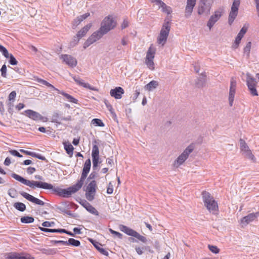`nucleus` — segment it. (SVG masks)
I'll return each mask as SVG.
<instances>
[{
	"instance_id": "nucleus-1",
	"label": "nucleus",
	"mask_w": 259,
	"mask_h": 259,
	"mask_svg": "<svg viewBox=\"0 0 259 259\" xmlns=\"http://www.w3.org/2000/svg\"><path fill=\"white\" fill-rule=\"evenodd\" d=\"M11 177L17 181L32 189L37 187L44 189L51 190V189L53 188V185L51 184L41 181H29L15 173L12 174Z\"/></svg>"
},
{
	"instance_id": "nucleus-2",
	"label": "nucleus",
	"mask_w": 259,
	"mask_h": 259,
	"mask_svg": "<svg viewBox=\"0 0 259 259\" xmlns=\"http://www.w3.org/2000/svg\"><path fill=\"white\" fill-rule=\"evenodd\" d=\"M202 195L204 206L207 210L213 214H217L218 211V205L213 197L209 193L206 191L202 192Z\"/></svg>"
},
{
	"instance_id": "nucleus-3",
	"label": "nucleus",
	"mask_w": 259,
	"mask_h": 259,
	"mask_svg": "<svg viewBox=\"0 0 259 259\" xmlns=\"http://www.w3.org/2000/svg\"><path fill=\"white\" fill-rule=\"evenodd\" d=\"M82 186L81 184L77 182L76 184L67 189H61L58 187H54L53 186V188L51 189V190L53 192L57 193L60 196L68 197L79 190Z\"/></svg>"
},
{
	"instance_id": "nucleus-4",
	"label": "nucleus",
	"mask_w": 259,
	"mask_h": 259,
	"mask_svg": "<svg viewBox=\"0 0 259 259\" xmlns=\"http://www.w3.org/2000/svg\"><path fill=\"white\" fill-rule=\"evenodd\" d=\"M213 0H200L197 7V13L199 15L208 16L210 13Z\"/></svg>"
},
{
	"instance_id": "nucleus-5",
	"label": "nucleus",
	"mask_w": 259,
	"mask_h": 259,
	"mask_svg": "<svg viewBox=\"0 0 259 259\" xmlns=\"http://www.w3.org/2000/svg\"><path fill=\"white\" fill-rule=\"evenodd\" d=\"M116 25V22L114 18L112 16H108L105 17L101 23L100 29L101 31L103 32V33L106 34L109 31L113 29Z\"/></svg>"
},
{
	"instance_id": "nucleus-6",
	"label": "nucleus",
	"mask_w": 259,
	"mask_h": 259,
	"mask_svg": "<svg viewBox=\"0 0 259 259\" xmlns=\"http://www.w3.org/2000/svg\"><path fill=\"white\" fill-rule=\"evenodd\" d=\"M194 149V146L193 144L189 145L175 161L174 166L176 167H178L180 165L182 164L188 158L189 154L192 152Z\"/></svg>"
},
{
	"instance_id": "nucleus-7",
	"label": "nucleus",
	"mask_w": 259,
	"mask_h": 259,
	"mask_svg": "<svg viewBox=\"0 0 259 259\" xmlns=\"http://www.w3.org/2000/svg\"><path fill=\"white\" fill-rule=\"evenodd\" d=\"M170 29V26L169 23L168 22H164L157 39V42L159 44L163 46L165 44L169 33Z\"/></svg>"
},
{
	"instance_id": "nucleus-8",
	"label": "nucleus",
	"mask_w": 259,
	"mask_h": 259,
	"mask_svg": "<svg viewBox=\"0 0 259 259\" xmlns=\"http://www.w3.org/2000/svg\"><path fill=\"white\" fill-rule=\"evenodd\" d=\"M257 82L255 78L251 76L249 73H246V85L250 94L253 96H258V93L256 89Z\"/></svg>"
},
{
	"instance_id": "nucleus-9",
	"label": "nucleus",
	"mask_w": 259,
	"mask_h": 259,
	"mask_svg": "<svg viewBox=\"0 0 259 259\" xmlns=\"http://www.w3.org/2000/svg\"><path fill=\"white\" fill-rule=\"evenodd\" d=\"M155 49L153 47V45H151L146 53L145 64L150 70H153L154 69L153 59L155 56Z\"/></svg>"
},
{
	"instance_id": "nucleus-10",
	"label": "nucleus",
	"mask_w": 259,
	"mask_h": 259,
	"mask_svg": "<svg viewBox=\"0 0 259 259\" xmlns=\"http://www.w3.org/2000/svg\"><path fill=\"white\" fill-rule=\"evenodd\" d=\"M104 34H105L103 33V32L101 31L100 29L95 31L88 38L86 41L84 43L83 48L86 49L91 45L96 42L97 40L101 38Z\"/></svg>"
},
{
	"instance_id": "nucleus-11",
	"label": "nucleus",
	"mask_w": 259,
	"mask_h": 259,
	"mask_svg": "<svg viewBox=\"0 0 259 259\" xmlns=\"http://www.w3.org/2000/svg\"><path fill=\"white\" fill-rule=\"evenodd\" d=\"M25 115L29 118L38 121L40 120L42 122H47L48 118L46 117L42 116L39 113L34 111L33 110L28 109L24 111Z\"/></svg>"
},
{
	"instance_id": "nucleus-12",
	"label": "nucleus",
	"mask_w": 259,
	"mask_h": 259,
	"mask_svg": "<svg viewBox=\"0 0 259 259\" xmlns=\"http://www.w3.org/2000/svg\"><path fill=\"white\" fill-rule=\"evenodd\" d=\"M240 4V0H234L231 7V12L229 14V23L230 24H231L237 15Z\"/></svg>"
},
{
	"instance_id": "nucleus-13",
	"label": "nucleus",
	"mask_w": 259,
	"mask_h": 259,
	"mask_svg": "<svg viewBox=\"0 0 259 259\" xmlns=\"http://www.w3.org/2000/svg\"><path fill=\"white\" fill-rule=\"evenodd\" d=\"M91 166V162L90 159H87L84 164L82 172L81 175L80 180L78 181V182L82 186L84 181V180L87 178L88 174H89Z\"/></svg>"
},
{
	"instance_id": "nucleus-14",
	"label": "nucleus",
	"mask_w": 259,
	"mask_h": 259,
	"mask_svg": "<svg viewBox=\"0 0 259 259\" xmlns=\"http://www.w3.org/2000/svg\"><path fill=\"white\" fill-rule=\"evenodd\" d=\"M222 13L223 11L220 9L215 11L214 14L210 16L207 23V26L209 30H211L214 24L220 19L222 15Z\"/></svg>"
},
{
	"instance_id": "nucleus-15",
	"label": "nucleus",
	"mask_w": 259,
	"mask_h": 259,
	"mask_svg": "<svg viewBox=\"0 0 259 259\" xmlns=\"http://www.w3.org/2000/svg\"><path fill=\"white\" fill-rule=\"evenodd\" d=\"M236 81L233 77L231 78L229 90V101L230 106L233 105L235 94L236 93Z\"/></svg>"
},
{
	"instance_id": "nucleus-16",
	"label": "nucleus",
	"mask_w": 259,
	"mask_h": 259,
	"mask_svg": "<svg viewBox=\"0 0 259 259\" xmlns=\"http://www.w3.org/2000/svg\"><path fill=\"white\" fill-rule=\"evenodd\" d=\"M60 58L63 60V62L71 67H74L77 65L76 59L67 54H63L60 56Z\"/></svg>"
},
{
	"instance_id": "nucleus-17",
	"label": "nucleus",
	"mask_w": 259,
	"mask_h": 259,
	"mask_svg": "<svg viewBox=\"0 0 259 259\" xmlns=\"http://www.w3.org/2000/svg\"><path fill=\"white\" fill-rule=\"evenodd\" d=\"M6 258L7 259H32L31 256L28 254L19 253L17 252H9L6 254Z\"/></svg>"
},
{
	"instance_id": "nucleus-18",
	"label": "nucleus",
	"mask_w": 259,
	"mask_h": 259,
	"mask_svg": "<svg viewBox=\"0 0 259 259\" xmlns=\"http://www.w3.org/2000/svg\"><path fill=\"white\" fill-rule=\"evenodd\" d=\"M20 194L24 198L26 199L27 200H29V201L34 203L35 204L43 206L45 204V202L42 201V200L35 198V197L33 196L32 195H30L29 194L23 192V191H20L19 192Z\"/></svg>"
},
{
	"instance_id": "nucleus-19",
	"label": "nucleus",
	"mask_w": 259,
	"mask_h": 259,
	"mask_svg": "<svg viewBox=\"0 0 259 259\" xmlns=\"http://www.w3.org/2000/svg\"><path fill=\"white\" fill-rule=\"evenodd\" d=\"M92 156L93 159V169H94L97 167L99 163V151L98 146L97 145H94L93 147L92 151Z\"/></svg>"
},
{
	"instance_id": "nucleus-20",
	"label": "nucleus",
	"mask_w": 259,
	"mask_h": 259,
	"mask_svg": "<svg viewBox=\"0 0 259 259\" xmlns=\"http://www.w3.org/2000/svg\"><path fill=\"white\" fill-rule=\"evenodd\" d=\"M259 216V212L256 213H251L243 217L241 220V224L242 225L246 226L250 222L254 221L256 218Z\"/></svg>"
},
{
	"instance_id": "nucleus-21",
	"label": "nucleus",
	"mask_w": 259,
	"mask_h": 259,
	"mask_svg": "<svg viewBox=\"0 0 259 259\" xmlns=\"http://www.w3.org/2000/svg\"><path fill=\"white\" fill-rule=\"evenodd\" d=\"M196 0H187V5L185 8V15L187 18L189 17L196 5Z\"/></svg>"
},
{
	"instance_id": "nucleus-22",
	"label": "nucleus",
	"mask_w": 259,
	"mask_h": 259,
	"mask_svg": "<svg viewBox=\"0 0 259 259\" xmlns=\"http://www.w3.org/2000/svg\"><path fill=\"white\" fill-rule=\"evenodd\" d=\"M124 93V90L120 87H117L114 89H111L110 91L111 96L116 99H120Z\"/></svg>"
},
{
	"instance_id": "nucleus-23",
	"label": "nucleus",
	"mask_w": 259,
	"mask_h": 259,
	"mask_svg": "<svg viewBox=\"0 0 259 259\" xmlns=\"http://www.w3.org/2000/svg\"><path fill=\"white\" fill-rule=\"evenodd\" d=\"M74 80L75 81V82L79 85L80 86H82L84 88L89 89L92 91H97L98 89L95 87H92L89 83H85L83 81L82 79L80 78L79 77H76V76H73L72 77Z\"/></svg>"
},
{
	"instance_id": "nucleus-24",
	"label": "nucleus",
	"mask_w": 259,
	"mask_h": 259,
	"mask_svg": "<svg viewBox=\"0 0 259 259\" xmlns=\"http://www.w3.org/2000/svg\"><path fill=\"white\" fill-rule=\"evenodd\" d=\"M80 204L91 213L95 215H99V212L97 210L86 200H84Z\"/></svg>"
},
{
	"instance_id": "nucleus-25",
	"label": "nucleus",
	"mask_w": 259,
	"mask_h": 259,
	"mask_svg": "<svg viewBox=\"0 0 259 259\" xmlns=\"http://www.w3.org/2000/svg\"><path fill=\"white\" fill-rule=\"evenodd\" d=\"M92 26V24L91 23H89V24L85 26L84 27H83L81 30H80L76 34V40L75 39V41H76V43L78 42L79 39L83 37L88 32V31L89 30L90 28Z\"/></svg>"
},
{
	"instance_id": "nucleus-26",
	"label": "nucleus",
	"mask_w": 259,
	"mask_h": 259,
	"mask_svg": "<svg viewBox=\"0 0 259 259\" xmlns=\"http://www.w3.org/2000/svg\"><path fill=\"white\" fill-rule=\"evenodd\" d=\"M246 31H247V29L244 27L240 30V31L238 33L237 37H236L235 43H234V45H233V47L234 48L236 49L238 47L239 44L240 42V41H241L242 38L243 37V36H244L245 33H246Z\"/></svg>"
},
{
	"instance_id": "nucleus-27",
	"label": "nucleus",
	"mask_w": 259,
	"mask_h": 259,
	"mask_svg": "<svg viewBox=\"0 0 259 259\" xmlns=\"http://www.w3.org/2000/svg\"><path fill=\"white\" fill-rule=\"evenodd\" d=\"M119 229L122 232H124L127 235L134 237L137 233L136 231L123 225L119 226Z\"/></svg>"
},
{
	"instance_id": "nucleus-28",
	"label": "nucleus",
	"mask_w": 259,
	"mask_h": 259,
	"mask_svg": "<svg viewBox=\"0 0 259 259\" xmlns=\"http://www.w3.org/2000/svg\"><path fill=\"white\" fill-rule=\"evenodd\" d=\"M90 241L94 245V246L99 251L100 253H101L102 254L104 255L108 256V252L106 249L101 247L102 245L100 243L96 241H94L92 239H90Z\"/></svg>"
},
{
	"instance_id": "nucleus-29",
	"label": "nucleus",
	"mask_w": 259,
	"mask_h": 259,
	"mask_svg": "<svg viewBox=\"0 0 259 259\" xmlns=\"http://www.w3.org/2000/svg\"><path fill=\"white\" fill-rule=\"evenodd\" d=\"M63 145L66 153L69 155L70 157H72L74 150L73 146L68 142H64Z\"/></svg>"
},
{
	"instance_id": "nucleus-30",
	"label": "nucleus",
	"mask_w": 259,
	"mask_h": 259,
	"mask_svg": "<svg viewBox=\"0 0 259 259\" xmlns=\"http://www.w3.org/2000/svg\"><path fill=\"white\" fill-rule=\"evenodd\" d=\"M58 91V93L62 95L69 102L73 103L75 104H77L78 102V100L73 97L72 96L69 95L68 94H67L65 93L63 91H60L59 90H57Z\"/></svg>"
},
{
	"instance_id": "nucleus-31",
	"label": "nucleus",
	"mask_w": 259,
	"mask_h": 259,
	"mask_svg": "<svg viewBox=\"0 0 259 259\" xmlns=\"http://www.w3.org/2000/svg\"><path fill=\"white\" fill-rule=\"evenodd\" d=\"M158 86V82L156 80H152L145 86V89L148 91H151Z\"/></svg>"
},
{
	"instance_id": "nucleus-32",
	"label": "nucleus",
	"mask_w": 259,
	"mask_h": 259,
	"mask_svg": "<svg viewBox=\"0 0 259 259\" xmlns=\"http://www.w3.org/2000/svg\"><path fill=\"white\" fill-rule=\"evenodd\" d=\"M96 181L93 180L87 186L85 191L89 192H96Z\"/></svg>"
},
{
	"instance_id": "nucleus-33",
	"label": "nucleus",
	"mask_w": 259,
	"mask_h": 259,
	"mask_svg": "<svg viewBox=\"0 0 259 259\" xmlns=\"http://www.w3.org/2000/svg\"><path fill=\"white\" fill-rule=\"evenodd\" d=\"M39 229L45 232H51V233H63L65 232L64 229H48L43 227H39Z\"/></svg>"
},
{
	"instance_id": "nucleus-34",
	"label": "nucleus",
	"mask_w": 259,
	"mask_h": 259,
	"mask_svg": "<svg viewBox=\"0 0 259 259\" xmlns=\"http://www.w3.org/2000/svg\"><path fill=\"white\" fill-rule=\"evenodd\" d=\"M36 81L40 83H41V84L45 85L49 88H51L53 90H56V91L58 90L57 89L55 88L53 85H52L51 84H50L49 82H48V81H47L45 80H44L41 78H37L36 79Z\"/></svg>"
},
{
	"instance_id": "nucleus-35",
	"label": "nucleus",
	"mask_w": 259,
	"mask_h": 259,
	"mask_svg": "<svg viewBox=\"0 0 259 259\" xmlns=\"http://www.w3.org/2000/svg\"><path fill=\"white\" fill-rule=\"evenodd\" d=\"M13 206L16 209L20 211H24L26 209V205L22 202H16Z\"/></svg>"
},
{
	"instance_id": "nucleus-36",
	"label": "nucleus",
	"mask_w": 259,
	"mask_h": 259,
	"mask_svg": "<svg viewBox=\"0 0 259 259\" xmlns=\"http://www.w3.org/2000/svg\"><path fill=\"white\" fill-rule=\"evenodd\" d=\"M239 142L240 144V150L243 153L250 149L244 140L241 139H240Z\"/></svg>"
},
{
	"instance_id": "nucleus-37",
	"label": "nucleus",
	"mask_w": 259,
	"mask_h": 259,
	"mask_svg": "<svg viewBox=\"0 0 259 259\" xmlns=\"http://www.w3.org/2000/svg\"><path fill=\"white\" fill-rule=\"evenodd\" d=\"M34 218L32 217L25 216L21 218V222L22 223L29 224L34 222Z\"/></svg>"
},
{
	"instance_id": "nucleus-38",
	"label": "nucleus",
	"mask_w": 259,
	"mask_h": 259,
	"mask_svg": "<svg viewBox=\"0 0 259 259\" xmlns=\"http://www.w3.org/2000/svg\"><path fill=\"white\" fill-rule=\"evenodd\" d=\"M67 245H71L73 246H79L80 242L79 240H75L73 238H70L67 241Z\"/></svg>"
},
{
	"instance_id": "nucleus-39",
	"label": "nucleus",
	"mask_w": 259,
	"mask_h": 259,
	"mask_svg": "<svg viewBox=\"0 0 259 259\" xmlns=\"http://www.w3.org/2000/svg\"><path fill=\"white\" fill-rule=\"evenodd\" d=\"M92 123L95 126L103 127L105 126L103 122L100 119L95 118L92 121Z\"/></svg>"
},
{
	"instance_id": "nucleus-40",
	"label": "nucleus",
	"mask_w": 259,
	"mask_h": 259,
	"mask_svg": "<svg viewBox=\"0 0 259 259\" xmlns=\"http://www.w3.org/2000/svg\"><path fill=\"white\" fill-rule=\"evenodd\" d=\"M161 11L163 13H166L167 15H169L171 13L172 9L171 8L167 6L165 4H164V6L161 8Z\"/></svg>"
},
{
	"instance_id": "nucleus-41",
	"label": "nucleus",
	"mask_w": 259,
	"mask_h": 259,
	"mask_svg": "<svg viewBox=\"0 0 259 259\" xmlns=\"http://www.w3.org/2000/svg\"><path fill=\"white\" fill-rule=\"evenodd\" d=\"M0 52H2L3 55L6 58H8L10 54L9 53L8 50L6 48L0 45Z\"/></svg>"
},
{
	"instance_id": "nucleus-42",
	"label": "nucleus",
	"mask_w": 259,
	"mask_h": 259,
	"mask_svg": "<svg viewBox=\"0 0 259 259\" xmlns=\"http://www.w3.org/2000/svg\"><path fill=\"white\" fill-rule=\"evenodd\" d=\"M9 195L12 198H16L17 196V191L14 188H11L8 190Z\"/></svg>"
},
{
	"instance_id": "nucleus-43",
	"label": "nucleus",
	"mask_w": 259,
	"mask_h": 259,
	"mask_svg": "<svg viewBox=\"0 0 259 259\" xmlns=\"http://www.w3.org/2000/svg\"><path fill=\"white\" fill-rule=\"evenodd\" d=\"M251 42H250V41L248 42L246 44V46L244 48V53L246 54V55L247 56H249V53L250 51V49H251Z\"/></svg>"
},
{
	"instance_id": "nucleus-44",
	"label": "nucleus",
	"mask_w": 259,
	"mask_h": 259,
	"mask_svg": "<svg viewBox=\"0 0 259 259\" xmlns=\"http://www.w3.org/2000/svg\"><path fill=\"white\" fill-rule=\"evenodd\" d=\"M243 154H244V155L247 157L248 158L252 160H254L255 158H254V155L252 154L250 149H249L248 150H247V151L243 153Z\"/></svg>"
},
{
	"instance_id": "nucleus-45",
	"label": "nucleus",
	"mask_w": 259,
	"mask_h": 259,
	"mask_svg": "<svg viewBox=\"0 0 259 259\" xmlns=\"http://www.w3.org/2000/svg\"><path fill=\"white\" fill-rule=\"evenodd\" d=\"M95 192H89L86 191L85 197L89 201H92L94 199Z\"/></svg>"
},
{
	"instance_id": "nucleus-46",
	"label": "nucleus",
	"mask_w": 259,
	"mask_h": 259,
	"mask_svg": "<svg viewBox=\"0 0 259 259\" xmlns=\"http://www.w3.org/2000/svg\"><path fill=\"white\" fill-rule=\"evenodd\" d=\"M9 58H10L9 62L11 65H16L18 64V61L12 54H10Z\"/></svg>"
},
{
	"instance_id": "nucleus-47",
	"label": "nucleus",
	"mask_w": 259,
	"mask_h": 259,
	"mask_svg": "<svg viewBox=\"0 0 259 259\" xmlns=\"http://www.w3.org/2000/svg\"><path fill=\"white\" fill-rule=\"evenodd\" d=\"M135 238H137L138 240L141 241L143 243H146L147 241L146 238L141 235H140L139 233L137 232L135 236Z\"/></svg>"
},
{
	"instance_id": "nucleus-48",
	"label": "nucleus",
	"mask_w": 259,
	"mask_h": 259,
	"mask_svg": "<svg viewBox=\"0 0 259 259\" xmlns=\"http://www.w3.org/2000/svg\"><path fill=\"white\" fill-rule=\"evenodd\" d=\"M151 3H154L155 5H156L159 9L161 8L165 4L161 0H151Z\"/></svg>"
},
{
	"instance_id": "nucleus-49",
	"label": "nucleus",
	"mask_w": 259,
	"mask_h": 259,
	"mask_svg": "<svg viewBox=\"0 0 259 259\" xmlns=\"http://www.w3.org/2000/svg\"><path fill=\"white\" fill-rule=\"evenodd\" d=\"M82 21V20H81V19H79V18L77 17L72 22L73 28H75L76 27H77V26H78Z\"/></svg>"
},
{
	"instance_id": "nucleus-50",
	"label": "nucleus",
	"mask_w": 259,
	"mask_h": 259,
	"mask_svg": "<svg viewBox=\"0 0 259 259\" xmlns=\"http://www.w3.org/2000/svg\"><path fill=\"white\" fill-rule=\"evenodd\" d=\"M208 248L209 250L213 253H218L219 252V249L216 246L209 245Z\"/></svg>"
},
{
	"instance_id": "nucleus-51",
	"label": "nucleus",
	"mask_w": 259,
	"mask_h": 259,
	"mask_svg": "<svg viewBox=\"0 0 259 259\" xmlns=\"http://www.w3.org/2000/svg\"><path fill=\"white\" fill-rule=\"evenodd\" d=\"M1 74H2V76L4 77H6L7 76V66L5 64H4L1 69Z\"/></svg>"
},
{
	"instance_id": "nucleus-52",
	"label": "nucleus",
	"mask_w": 259,
	"mask_h": 259,
	"mask_svg": "<svg viewBox=\"0 0 259 259\" xmlns=\"http://www.w3.org/2000/svg\"><path fill=\"white\" fill-rule=\"evenodd\" d=\"M109 230L111 234H112L113 235H114L115 236H117L118 238H119L120 239L122 238V235L121 233H120L119 232L115 231L112 230V229H109Z\"/></svg>"
},
{
	"instance_id": "nucleus-53",
	"label": "nucleus",
	"mask_w": 259,
	"mask_h": 259,
	"mask_svg": "<svg viewBox=\"0 0 259 259\" xmlns=\"http://www.w3.org/2000/svg\"><path fill=\"white\" fill-rule=\"evenodd\" d=\"M129 26V21L127 19H124L121 25V29H124Z\"/></svg>"
},
{
	"instance_id": "nucleus-54",
	"label": "nucleus",
	"mask_w": 259,
	"mask_h": 259,
	"mask_svg": "<svg viewBox=\"0 0 259 259\" xmlns=\"http://www.w3.org/2000/svg\"><path fill=\"white\" fill-rule=\"evenodd\" d=\"M55 225V223L53 222L46 221L42 223V225L45 227H53Z\"/></svg>"
},
{
	"instance_id": "nucleus-55",
	"label": "nucleus",
	"mask_w": 259,
	"mask_h": 259,
	"mask_svg": "<svg viewBox=\"0 0 259 259\" xmlns=\"http://www.w3.org/2000/svg\"><path fill=\"white\" fill-rule=\"evenodd\" d=\"M113 192V186L111 182H110L108 184V186L107 189V193L109 194H111Z\"/></svg>"
},
{
	"instance_id": "nucleus-56",
	"label": "nucleus",
	"mask_w": 259,
	"mask_h": 259,
	"mask_svg": "<svg viewBox=\"0 0 259 259\" xmlns=\"http://www.w3.org/2000/svg\"><path fill=\"white\" fill-rule=\"evenodd\" d=\"M16 96V93L15 91H12L9 95V100L10 101L15 100Z\"/></svg>"
},
{
	"instance_id": "nucleus-57",
	"label": "nucleus",
	"mask_w": 259,
	"mask_h": 259,
	"mask_svg": "<svg viewBox=\"0 0 259 259\" xmlns=\"http://www.w3.org/2000/svg\"><path fill=\"white\" fill-rule=\"evenodd\" d=\"M10 153L14 156H17L18 157H22V155L20 154L17 150H11L10 151Z\"/></svg>"
},
{
	"instance_id": "nucleus-58",
	"label": "nucleus",
	"mask_w": 259,
	"mask_h": 259,
	"mask_svg": "<svg viewBox=\"0 0 259 259\" xmlns=\"http://www.w3.org/2000/svg\"><path fill=\"white\" fill-rule=\"evenodd\" d=\"M53 242L55 244H61L63 245H67V241H63V240H54Z\"/></svg>"
},
{
	"instance_id": "nucleus-59",
	"label": "nucleus",
	"mask_w": 259,
	"mask_h": 259,
	"mask_svg": "<svg viewBox=\"0 0 259 259\" xmlns=\"http://www.w3.org/2000/svg\"><path fill=\"white\" fill-rule=\"evenodd\" d=\"M44 252L48 254H53L56 253V251L53 249H50L48 250L44 249Z\"/></svg>"
},
{
	"instance_id": "nucleus-60",
	"label": "nucleus",
	"mask_w": 259,
	"mask_h": 259,
	"mask_svg": "<svg viewBox=\"0 0 259 259\" xmlns=\"http://www.w3.org/2000/svg\"><path fill=\"white\" fill-rule=\"evenodd\" d=\"M34 157H36L40 160H46V158L45 156H43L40 154H36L35 153H34V155L33 156Z\"/></svg>"
},
{
	"instance_id": "nucleus-61",
	"label": "nucleus",
	"mask_w": 259,
	"mask_h": 259,
	"mask_svg": "<svg viewBox=\"0 0 259 259\" xmlns=\"http://www.w3.org/2000/svg\"><path fill=\"white\" fill-rule=\"evenodd\" d=\"M20 151L22 153H24V154H25L26 155H28L31 156L32 157H33V156L34 155V152L28 151L25 150H23V149H21Z\"/></svg>"
},
{
	"instance_id": "nucleus-62",
	"label": "nucleus",
	"mask_w": 259,
	"mask_h": 259,
	"mask_svg": "<svg viewBox=\"0 0 259 259\" xmlns=\"http://www.w3.org/2000/svg\"><path fill=\"white\" fill-rule=\"evenodd\" d=\"M105 103L108 109L110 111L111 113H113L114 112L112 106L110 104L108 103V102L107 101H105Z\"/></svg>"
},
{
	"instance_id": "nucleus-63",
	"label": "nucleus",
	"mask_w": 259,
	"mask_h": 259,
	"mask_svg": "<svg viewBox=\"0 0 259 259\" xmlns=\"http://www.w3.org/2000/svg\"><path fill=\"white\" fill-rule=\"evenodd\" d=\"M36 170L35 168L33 167H29L27 169V172L28 174L31 175Z\"/></svg>"
},
{
	"instance_id": "nucleus-64",
	"label": "nucleus",
	"mask_w": 259,
	"mask_h": 259,
	"mask_svg": "<svg viewBox=\"0 0 259 259\" xmlns=\"http://www.w3.org/2000/svg\"><path fill=\"white\" fill-rule=\"evenodd\" d=\"M140 90H136L135 91V94H134V96L133 97V100L134 101H135L137 99V98H138V97L139 96V95H140Z\"/></svg>"
}]
</instances>
